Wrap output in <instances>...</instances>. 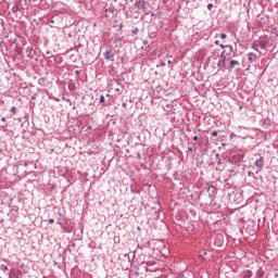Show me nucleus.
I'll return each instance as SVG.
<instances>
[{
    "label": "nucleus",
    "instance_id": "473e14b6",
    "mask_svg": "<svg viewBox=\"0 0 278 278\" xmlns=\"http://www.w3.org/2000/svg\"><path fill=\"white\" fill-rule=\"evenodd\" d=\"M167 64H173V61H170V60H169V61H167Z\"/></svg>",
    "mask_w": 278,
    "mask_h": 278
},
{
    "label": "nucleus",
    "instance_id": "4c0bfd02",
    "mask_svg": "<svg viewBox=\"0 0 278 278\" xmlns=\"http://www.w3.org/2000/svg\"><path fill=\"white\" fill-rule=\"evenodd\" d=\"M24 166H27V162L24 163Z\"/></svg>",
    "mask_w": 278,
    "mask_h": 278
},
{
    "label": "nucleus",
    "instance_id": "0eeeda50",
    "mask_svg": "<svg viewBox=\"0 0 278 278\" xmlns=\"http://www.w3.org/2000/svg\"><path fill=\"white\" fill-rule=\"evenodd\" d=\"M240 276H241L242 278H251V277H253V271H251L250 269H248V270L242 271Z\"/></svg>",
    "mask_w": 278,
    "mask_h": 278
},
{
    "label": "nucleus",
    "instance_id": "393cba45",
    "mask_svg": "<svg viewBox=\"0 0 278 278\" xmlns=\"http://www.w3.org/2000/svg\"><path fill=\"white\" fill-rule=\"evenodd\" d=\"M138 31H140V29L138 28L132 29V34H138Z\"/></svg>",
    "mask_w": 278,
    "mask_h": 278
},
{
    "label": "nucleus",
    "instance_id": "f8f14e48",
    "mask_svg": "<svg viewBox=\"0 0 278 278\" xmlns=\"http://www.w3.org/2000/svg\"><path fill=\"white\" fill-rule=\"evenodd\" d=\"M220 49H230V53L233 51V46L219 43Z\"/></svg>",
    "mask_w": 278,
    "mask_h": 278
},
{
    "label": "nucleus",
    "instance_id": "2f4dec72",
    "mask_svg": "<svg viewBox=\"0 0 278 278\" xmlns=\"http://www.w3.org/2000/svg\"><path fill=\"white\" fill-rule=\"evenodd\" d=\"M143 45H149V41H147V40H146V41H143Z\"/></svg>",
    "mask_w": 278,
    "mask_h": 278
},
{
    "label": "nucleus",
    "instance_id": "72a5a7b5",
    "mask_svg": "<svg viewBox=\"0 0 278 278\" xmlns=\"http://www.w3.org/2000/svg\"><path fill=\"white\" fill-rule=\"evenodd\" d=\"M215 45H218V46H219L220 43L218 42V40H216V41H215Z\"/></svg>",
    "mask_w": 278,
    "mask_h": 278
},
{
    "label": "nucleus",
    "instance_id": "c85d7f7f",
    "mask_svg": "<svg viewBox=\"0 0 278 278\" xmlns=\"http://www.w3.org/2000/svg\"><path fill=\"white\" fill-rule=\"evenodd\" d=\"M50 23L53 25L55 24V20H50Z\"/></svg>",
    "mask_w": 278,
    "mask_h": 278
},
{
    "label": "nucleus",
    "instance_id": "2eb2a0df",
    "mask_svg": "<svg viewBox=\"0 0 278 278\" xmlns=\"http://www.w3.org/2000/svg\"><path fill=\"white\" fill-rule=\"evenodd\" d=\"M225 55H227L228 58H231V55H236V53H233V48L232 51L231 49H228V51L226 50Z\"/></svg>",
    "mask_w": 278,
    "mask_h": 278
},
{
    "label": "nucleus",
    "instance_id": "f704fd0d",
    "mask_svg": "<svg viewBox=\"0 0 278 278\" xmlns=\"http://www.w3.org/2000/svg\"><path fill=\"white\" fill-rule=\"evenodd\" d=\"M188 151H192V148H191V147H189V148H188Z\"/></svg>",
    "mask_w": 278,
    "mask_h": 278
},
{
    "label": "nucleus",
    "instance_id": "20e7f679",
    "mask_svg": "<svg viewBox=\"0 0 278 278\" xmlns=\"http://www.w3.org/2000/svg\"><path fill=\"white\" fill-rule=\"evenodd\" d=\"M207 194L210 197V199H214V197H216V187L214 186H210L207 187Z\"/></svg>",
    "mask_w": 278,
    "mask_h": 278
},
{
    "label": "nucleus",
    "instance_id": "a878e982",
    "mask_svg": "<svg viewBox=\"0 0 278 278\" xmlns=\"http://www.w3.org/2000/svg\"><path fill=\"white\" fill-rule=\"evenodd\" d=\"M53 223H55L54 219H49V225H53Z\"/></svg>",
    "mask_w": 278,
    "mask_h": 278
},
{
    "label": "nucleus",
    "instance_id": "4468645a",
    "mask_svg": "<svg viewBox=\"0 0 278 278\" xmlns=\"http://www.w3.org/2000/svg\"><path fill=\"white\" fill-rule=\"evenodd\" d=\"M11 10H12L13 14H17V12H21V7L15 4Z\"/></svg>",
    "mask_w": 278,
    "mask_h": 278
},
{
    "label": "nucleus",
    "instance_id": "f257e3e1",
    "mask_svg": "<svg viewBox=\"0 0 278 278\" xmlns=\"http://www.w3.org/2000/svg\"><path fill=\"white\" fill-rule=\"evenodd\" d=\"M254 155H255V157H258L255 160L254 166H256V168H258V170L256 173H260L264 168V156H262V154H260V153H256Z\"/></svg>",
    "mask_w": 278,
    "mask_h": 278
},
{
    "label": "nucleus",
    "instance_id": "cd10ccee",
    "mask_svg": "<svg viewBox=\"0 0 278 278\" xmlns=\"http://www.w3.org/2000/svg\"><path fill=\"white\" fill-rule=\"evenodd\" d=\"M193 140H194V141L199 140V136H194V137H193Z\"/></svg>",
    "mask_w": 278,
    "mask_h": 278
},
{
    "label": "nucleus",
    "instance_id": "6e6552de",
    "mask_svg": "<svg viewBox=\"0 0 278 278\" xmlns=\"http://www.w3.org/2000/svg\"><path fill=\"white\" fill-rule=\"evenodd\" d=\"M114 58V52L112 50H106L104 53L105 60H112Z\"/></svg>",
    "mask_w": 278,
    "mask_h": 278
},
{
    "label": "nucleus",
    "instance_id": "ddd939ff",
    "mask_svg": "<svg viewBox=\"0 0 278 278\" xmlns=\"http://www.w3.org/2000/svg\"><path fill=\"white\" fill-rule=\"evenodd\" d=\"M262 277H264V270H262V268H258L255 274V278H262Z\"/></svg>",
    "mask_w": 278,
    "mask_h": 278
},
{
    "label": "nucleus",
    "instance_id": "f03ea898",
    "mask_svg": "<svg viewBox=\"0 0 278 278\" xmlns=\"http://www.w3.org/2000/svg\"><path fill=\"white\" fill-rule=\"evenodd\" d=\"M135 8H137V10H142L143 12H147V1L136 0Z\"/></svg>",
    "mask_w": 278,
    "mask_h": 278
},
{
    "label": "nucleus",
    "instance_id": "9d476101",
    "mask_svg": "<svg viewBox=\"0 0 278 278\" xmlns=\"http://www.w3.org/2000/svg\"><path fill=\"white\" fill-rule=\"evenodd\" d=\"M255 54L253 52H249L248 53V60L250 62V64H253V62H255Z\"/></svg>",
    "mask_w": 278,
    "mask_h": 278
},
{
    "label": "nucleus",
    "instance_id": "6ab92c4d",
    "mask_svg": "<svg viewBox=\"0 0 278 278\" xmlns=\"http://www.w3.org/2000/svg\"><path fill=\"white\" fill-rule=\"evenodd\" d=\"M10 112H12V114H16V106H12V108L10 109Z\"/></svg>",
    "mask_w": 278,
    "mask_h": 278
},
{
    "label": "nucleus",
    "instance_id": "5701e85b",
    "mask_svg": "<svg viewBox=\"0 0 278 278\" xmlns=\"http://www.w3.org/2000/svg\"><path fill=\"white\" fill-rule=\"evenodd\" d=\"M215 157H216V160H218V164H220V154L217 153V154L215 155Z\"/></svg>",
    "mask_w": 278,
    "mask_h": 278
},
{
    "label": "nucleus",
    "instance_id": "aec40b11",
    "mask_svg": "<svg viewBox=\"0 0 278 278\" xmlns=\"http://www.w3.org/2000/svg\"><path fill=\"white\" fill-rule=\"evenodd\" d=\"M100 103H105V97L104 96L100 97Z\"/></svg>",
    "mask_w": 278,
    "mask_h": 278
},
{
    "label": "nucleus",
    "instance_id": "39448f33",
    "mask_svg": "<svg viewBox=\"0 0 278 278\" xmlns=\"http://www.w3.org/2000/svg\"><path fill=\"white\" fill-rule=\"evenodd\" d=\"M255 47H260V49H264V47H265L264 41L254 40V42L252 45V49H254L255 51H258L257 48H255Z\"/></svg>",
    "mask_w": 278,
    "mask_h": 278
},
{
    "label": "nucleus",
    "instance_id": "7ed1b4c3",
    "mask_svg": "<svg viewBox=\"0 0 278 278\" xmlns=\"http://www.w3.org/2000/svg\"><path fill=\"white\" fill-rule=\"evenodd\" d=\"M215 247H223L225 244V237L223 235H216L214 239Z\"/></svg>",
    "mask_w": 278,
    "mask_h": 278
},
{
    "label": "nucleus",
    "instance_id": "c9c22d12",
    "mask_svg": "<svg viewBox=\"0 0 278 278\" xmlns=\"http://www.w3.org/2000/svg\"><path fill=\"white\" fill-rule=\"evenodd\" d=\"M109 12H114V10H112V9H109Z\"/></svg>",
    "mask_w": 278,
    "mask_h": 278
},
{
    "label": "nucleus",
    "instance_id": "58836bf2",
    "mask_svg": "<svg viewBox=\"0 0 278 278\" xmlns=\"http://www.w3.org/2000/svg\"><path fill=\"white\" fill-rule=\"evenodd\" d=\"M131 2H134V0H130Z\"/></svg>",
    "mask_w": 278,
    "mask_h": 278
},
{
    "label": "nucleus",
    "instance_id": "423d86ee",
    "mask_svg": "<svg viewBox=\"0 0 278 278\" xmlns=\"http://www.w3.org/2000/svg\"><path fill=\"white\" fill-rule=\"evenodd\" d=\"M26 55H27V58H29V60H34L35 52H34V48L33 47H28L26 49Z\"/></svg>",
    "mask_w": 278,
    "mask_h": 278
},
{
    "label": "nucleus",
    "instance_id": "c756f323",
    "mask_svg": "<svg viewBox=\"0 0 278 278\" xmlns=\"http://www.w3.org/2000/svg\"><path fill=\"white\" fill-rule=\"evenodd\" d=\"M122 106H123V108H127V103H123Z\"/></svg>",
    "mask_w": 278,
    "mask_h": 278
},
{
    "label": "nucleus",
    "instance_id": "b1692460",
    "mask_svg": "<svg viewBox=\"0 0 278 278\" xmlns=\"http://www.w3.org/2000/svg\"><path fill=\"white\" fill-rule=\"evenodd\" d=\"M248 177H255V174H253V172H248Z\"/></svg>",
    "mask_w": 278,
    "mask_h": 278
},
{
    "label": "nucleus",
    "instance_id": "a211bd4d",
    "mask_svg": "<svg viewBox=\"0 0 278 278\" xmlns=\"http://www.w3.org/2000/svg\"><path fill=\"white\" fill-rule=\"evenodd\" d=\"M213 9H214V4H213V3H208V4H207V10H208L210 12H212Z\"/></svg>",
    "mask_w": 278,
    "mask_h": 278
},
{
    "label": "nucleus",
    "instance_id": "dca6fc26",
    "mask_svg": "<svg viewBox=\"0 0 278 278\" xmlns=\"http://www.w3.org/2000/svg\"><path fill=\"white\" fill-rule=\"evenodd\" d=\"M217 66L218 68H225V61H218Z\"/></svg>",
    "mask_w": 278,
    "mask_h": 278
},
{
    "label": "nucleus",
    "instance_id": "412c9836",
    "mask_svg": "<svg viewBox=\"0 0 278 278\" xmlns=\"http://www.w3.org/2000/svg\"><path fill=\"white\" fill-rule=\"evenodd\" d=\"M216 136H218V131L214 130V131L212 132V137H213V138H216Z\"/></svg>",
    "mask_w": 278,
    "mask_h": 278
},
{
    "label": "nucleus",
    "instance_id": "9b49d317",
    "mask_svg": "<svg viewBox=\"0 0 278 278\" xmlns=\"http://www.w3.org/2000/svg\"><path fill=\"white\" fill-rule=\"evenodd\" d=\"M225 53H227V50H224L222 53H220V59H219V61L220 62H227V54H225Z\"/></svg>",
    "mask_w": 278,
    "mask_h": 278
},
{
    "label": "nucleus",
    "instance_id": "f3484780",
    "mask_svg": "<svg viewBox=\"0 0 278 278\" xmlns=\"http://www.w3.org/2000/svg\"><path fill=\"white\" fill-rule=\"evenodd\" d=\"M0 270H2L3 273H8L9 268L5 265H0Z\"/></svg>",
    "mask_w": 278,
    "mask_h": 278
},
{
    "label": "nucleus",
    "instance_id": "1a4fd4ad",
    "mask_svg": "<svg viewBox=\"0 0 278 278\" xmlns=\"http://www.w3.org/2000/svg\"><path fill=\"white\" fill-rule=\"evenodd\" d=\"M236 66H240V62H238L236 60H231L230 64H229V68L233 70V68H236Z\"/></svg>",
    "mask_w": 278,
    "mask_h": 278
},
{
    "label": "nucleus",
    "instance_id": "e433bc0d",
    "mask_svg": "<svg viewBox=\"0 0 278 278\" xmlns=\"http://www.w3.org/2000/svg\"><path fill=\"white\" fill-rule=\"evenodd\" d=\"M119 29H123V25H119Z\"/></svg>",
    "mask_w": 278,
    "mask_h": 278
},
{
    "label": "nucleus",
    "instance_id": "4be33fe9",
    "mask_svg": "<svg viewBox=\"0 0 278 278\" xmlns=\"http://www.w3.org/2000/svg\"><path fill=\"white\" fill-rule=\"evenodd\" d=\"M222 40H225L227 38V34H220Z\"/></svg>",
    "mask_w": 278,
    "mask_h": 278
},
{
    "label": "nucleus",
    "instance_id": "bb28decb",
    "mask_svg": "<svg viewBox=\"0 0 278 278\" xmlns=\"http://www.w3.org/2000/svg\"><path fill=\"white\" fill-rule=\"evenodd\" d=\"M177 278H184V274H178Z\"/></svg>",
    "mask_w": 278,
    "mask_h": 278
},
{
    "label": "nucleus",
    "instance_id": "7c9ffc66",
    "mask_svg": "<svg viewBox=\"0 0 278 278\" xmlns=\"http://www.w3.org/2000/svg\"><path fill=\"white\" fill-rule=\"evenodd\" d=\"M1 121H2V123H5V117H2Z\"/></svg>",
    "mask_w": 278,
    "mask_h": 278
}]
</instances>
